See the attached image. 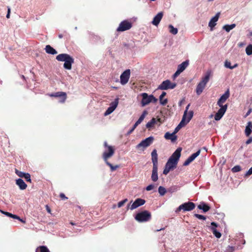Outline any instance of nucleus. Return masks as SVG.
I'll return each mask as SVG.
<instances>
[{"label": "nucleus", "instance_id": "obj_18", "mask_svg": "<svg viewBox=\"0 0 252 252\" xmlns=\"http://www.w3.org/2000/svg\"><path fill=\"white\" fill-rule=\"evenodd\" d=\"M229 90H227L225 93L220 96L219 100L218 101L217 104L219 106H223V103L225 102L229 96Z\"/></svg>", "mask_w": 252, "mask_h": 252}, {"label": "nucleus", "instance_id": "obj_47", "mask_svg": "<svg viewBox=\"0 0 252 252\" xmlns=\"http://www.w3.org/2000/svg\"><path fill=\"white\" fill-rule=\"evenodd\" d=\"M194 216L199 220H205L206 219L205 216L198 214H194Z\"/></svg>", "mask_w": 252, "mask_h": 252}, {"label": "nucleus", "instance_id": "obj_19", "mask_svg": "<svg viewBox=\"0 0 252 252\" xmlns=\"http://www.w3.org/2000/svg\"><path fill=\"white\" fill-rule=\"evenodd\" d=\"M213 76V71L211 69H208L205 73V75L202 77L200 81L205 85L209 81L210 77Z\"/></svg>", "mask_w": 252, "mask_h": 252}, {"label": "nucleus", "instance_id": "obj_27", "mask_svg": "<svg viewBox=\"0 0 252 252\" xmlns=\"http://www.w3.org/2000/svg\"><path fill=\"white\" fill-rule=\"evenodd\" d=\"M197 208L200 210H202L203 212H207L210 209V207L204 202H200L197 206Z\"/></svg>", "mask_w": 252, "mask_h": 252}, {"label": "nucleus", "instance_id": "obj_25", "mask_svg": "<svg viewBox=\"0 0 252 252\" xmlns=\"http://www.w3.org/2000/svg\"><path fill=\"white\" fill-rule=\"evenodd\" d=\"M163 16L162 12H159L156 16L154 17L152 21V24L155 26H158L161 21Z\"/></svg>", "mask_w": 252, "mask_h": 252}, {"label": "nucleus", "instance_id": "obj_55", "mask_svg": "<svg viewBox=\"0 0 252 252\" xmlns=\"http://www.w3.org/2000/svg\"><path fill=\"white\" fill-rule=\"evenodd\" d=\"M252 142V137H250L246 142L247 145L250 144Z\"/></svg>", "mask_w": 252, "mask_h": 252}, {"label": "nucleus", "instance_id": "obj_54", "mask_svg": "<svg viewBox=\"0 0 252 252\" xmlns=\"http://www.w3.org/2000/svg\"><path fill=\"white\" fill-rule=\"evenodd\" d=\"M252 112V108H249L248 112H247V113L246 114L245 116V117H248Z\"/></svg>", "mask_w": 252, "mask_h": 252}, {"label": "nucleus", "instance_id": "obj_2", "mask_svg": "<svg viewBox=\"0 0 252 252\" xmlns=\"http://www.w3.org/2000/svg\"><path fill=\"white\" fill-rule=\"evenodd\" d=\"M152 161L153 163L152 174L151 179L153 181L156 182L158 180V156L156 149H154L152 153Z\"/></svg>", "mask_w": 252, "mask_h": 252}, {"label": "nucleus", "instance_id": "obj_28", "mask_svg": "<svg viewBox=\"0 0 252 252\" xmlns=\"http://www.w3.org/2000/svg\"><path fill=\"white\" fill-rule=\"evenodd\" d=\"M206 85L203 83L199 82L197 84L196 88V93L198 95H200L205 88Z\"/></svg>", "mask_w": 252, "mask_h": 252}, {"label": "nucleus", "instance_id": "obj_37", "mask_svg": "<svg viewBox=\"0 0 252 252\" xmlns=\"http://www.w3.org/2000/svg\"><path fill=\"white\" fill-rule=\"evenodd\" d=\"M1 213L4 215H5L6 216H8V217H9L11 218H13V219H17V220H20V217L17 215H13L11 213H10L9 212H4V211H1Z\"/></svg>", "mask_w": 252, "mask_h": 252}, {"label": "nucleus", "instance_id": "obj_56", "mask_svg": "<svg viewBox=\"0 0 252 252\" xmlns=\"http://www.w3.org/2000/svg\"><path fill=\"white\" fill-rule=\"evenodd\" d=\"M181 73V72L177 70L173 75L174 77H176V76H178Z\"/></svg>", "mask_w": 252, "mask_h": 252}, {"label": "nucleus", "instance_id": "obj_64", "mask_svg": "<svg viewBox=\"0 0 252 252\" xmlns=\"http://www.w3.org/2000/svg\"><path fill=\"white\" fill-rule=\"evenodd\" d=\"M70 224H72V225H74V224L72 222H71Z\"/></svg>", "mask_w": 252, "mask_h": 252}, {"label": "nucleus", "instance_id": "obj_17", "mask_svg": "<svg viewBox=\"0 0 252 252\" xmlns=\"http://www.w3.org/2000/svg\"><path fill=\"white\" fill-rule=\"evenodd\" d=\"M200 152L201 150L199 149L196 153L192 154L186 159V160L184 162L183 165L184 166L188 165L190 163L193 161L197 156H198L200 155Z\"/></svg>", "mask_w": 252, "mask_h": 252}, {"label": "nucleus", "instance_id": "obj_9", "mask_svg": "<svg viewBox=\"0 0 252 252\" xmlns=\"http://www.w3.org/2000/svg\"><path fill=\"white\" fill-rule=\"evenodd\" d=\"M130 75V70L128 69L124 71L120 76V82L122 85L126 84L129 79Z\"/></svg>", "mask_w": 252, "mask_h": 252}, {"label": "nucleus", "instance_id": "obj_16", "mask_svg": "<svg viewBox=\"0 0 252 252\" xmlns=\"http://www.w3.org/2000/svg\"><path fill=\"white\" fill-rule=\"evenodd\" d=\"M220 107V109L218 110V112L215 116V119L216 121H219L222 118L226 111L227 105L225 104L223 106Z\"/></svg>", "mask_w": 252, "mask_h": 252}, {"label": "nucleus", "instance_id": "obj_23", "mask_svg": "<svg viewBox=\"0 0 252 252\" xmlns=\"http://www.w3.org/2000/svg\"><path fill=\"white\" fill-rule=\"evenodd\" d=\"M211 224L212 226V227H211V230H212L213 234L217 238H220V237L221 236V233L220 232L218 231L217 230V229H216V227H217L218 226V224L215 222H211Z\"/></svg>", "mask_w": 252, "mask_h": 252}, {"label": "nucleus", "instance_id": "obj_60", "mask_svg": "<svg viewBox=\"0 0 252 252\" xmlns=\"http://www.w3.org/2000/svg\"><path fill=\"white\" fill-rule=\"evenodd\" d=\"M20 221H21L23 223H25L26 221L25 220H23L21 219L20 218V220H19Z\"/></svg>", "mask_w": 252, "mask_h": 252}, {"label": "nucleus", "instance_id": "obj_15", "mask_svg": "<svg viewBox=\"0 0 252 252\" xmlns=\"http://www.w3.org/2000/svg\"><path fill=\"white\" fill-rule=\"evenodd\" d=\"M177 164L171 161V160H168L166 162L164 169L163 171V174L164 175H167L171 170L173 169L174 168L176 167Z\"/></svg>", "mask_w": 252, "mask_h": 252}, {"label": "nucleus", "instance_id": "obj_26", "mask_svg": "<svg viewBox=\"0 0 252 252\" xmlns=\"http://www.w3.org/2000/svg\"><path fill=\"white\" fill-rule=\"evenodd\" d=\"M16 184L19 187V189L21 190H24L27 188V185L21 179L19 178L16 180Z\"/></svg>", "mask_w": 252, "mask_h": 252}, {"label": "nucleus", "instance_id": "obj_50", "mask_svg": "<svg viewBox=\"0 0 252 252\" xmlns=\"http://www.w3.org/2000/svg\"><path fill=\"white\" fill-rule=\"evenodd\" d=\"M137 126H136V123H135V124L133 125L132 127L130 130H129V131L127 132V135L130 134L134 131V130L136 128V127Z\"/></svg>", "mask_w": 252, "mask_h": 252}, {"label": "nucleus", "instance_id": "obj_10", "mask_svg": "<svg viewBox=\"0 0 252 252\" xmlns=\"http://www.w3.org/2000/svg\"><path fill=\"white\" fill-rule=\"evenodd\" d=\"M145 200L144 199L141 198H137L136 199L134 202L130 206V204H129L127 206V209H130L132 210H134L137 207L144 205L145 203Z\"/></svg>", "mask_w": 252, "mask_h": 252}, {"label": "nucleus", "instance_id": "obj_36", "mask_svg": "<svg viewBox=\"0 0 252 252\" xmlns=\"http://www.w3.org/2000/svg\"><path fill=\"white\" fill-rule=\"evenodd\" d=\"M35 252H50L46 246H41L38 247Z\"/></svg>", "mask_w": 252, "mask_h": 252}, {"label": "nucleus", "instance_id": "obj_61", "mask_svg": "<svg viewBox=\"0 0 252 252\" xmlns=\"http://www.w3.org/2000/svg\"><path fill=\"white\" fill-rule=\"evenodd\" d=\"M63 34H59V37L60 38H63Z\"/></svg>", "mask_w": 252, "mask_h": 252}, {"label": "nucleus", "instance_id": "obj_42", "mask_svg": "<svg viewBox=\"0 0 252 252\" xmlns=\"http://www.w3.org/2000/svg\"><path fill=\"white\" fill-rule=\"evenodd\" d=\"M158 190L159 193L161 196L164 195L166 192V190L165 188L162 186L159 187Z\"/></svg>", "mask_w": 252, "mask_h": 252}, {"label": "nucleus", "instance_id": "obj_39", "mask_svg": "<svg viewBox=\"0 0 252 252\" xmlns=\"http://www.w3.org/2000/svg\"><path fill=\"white\" fill-rule=\"evenodd\" d=\"M169 29L170 32L173 34H176L178 32V30L177 28H175L172 25H169Z\"/></svg>", "mask_w": 252, "mask_h": 252}, {"label": "nucleus", "instance_id": "obj_34", "mask_svg": "<svg viewBox=\"0 0 252 252\" xmlns=\"http://www.w3.org/2000/svg\"><path fill=\"white\" fill-rule=\"evenodd\" d=\"M236 27L235 24H232L231 25H225L223 26L222 29L227 32H229L230 30H232Z\"/></svg>", "mask_w": 252, "mask_h": 252}, {"label": "nucleus", "instance_id": "obj_58", "mask_svg": "<svg viewBox=\"0 0 252 252\" xmlns=\"http://www.w3.org/2000/svg\"><path fill=\"white\" fill-rule=\"evenodd\" d=\"M104 146L105 147L107 148L108 149V147L110 146L109 145H108L107 143L106 142H105L104 143Z\"/></svg>", "mask_w": 252, "mask_h": 252}, {"label": "nucleus", "instance_id": "obj_46", "mask_svg": "<svg viewBox=\"0 0 252 252\" xmlns=\"http://www.w3.org/2000/svg\"><path fill=\"white\" fill-rule=\"evenodd\" d=\"M23 178H24L25 179L26 181L27 182H30V183L32 182V180L31 179V175L28 173H26L25 174Z\"/></svg>", "mask_w": 252, "mask_h": 252}, {"label": "nucleus", "instance_id": "obj_62", "mask_svg": "<svg viewBox=\"0 0 252 252\" xmlns=\"http://www.w3.org/2000/svg\"><path fill=\"white\" fill-rule=\"evenodd\" d=\"M249 36H252V32H250Z\"/></svg>", "mask_w": 252, "mask_h": 252}, {"label": "nucleus", "instance_id": "obj_57", "mask_svg": "<svg viewBox=\"0 0 252 252\" xmlns=\"http://www.w3.org/2000/svg\"><path fill=\"white\" fill-rule=\"evenodd\" d=\"M10 8H8V10H7V14L6 15V18H9V17H10Z\"/></svg>", "mask_w": 252, "mask_h": 252}, {"label": "nucleus", "instance_id": "obj_43", "mask_svg": "<svg viewBox=\"0 0 252 252\" xmlns=\"http://www.w3.org/2000/svg\"><path fill=\"white\" fill-rule=\"evenodd\" d=\"M246 52L248 55H251L252 54V45H249L246 49Z\"/></svg>", "mask_w": 252, "mask_h": 252}, {"label": "nucleus", "instance_id": "obj_30", "mask_svg": "<svg viewBox=\"0 0 252 252\" xmlns=\"http://www.w3.org/2000/svg\"><path fill=\"white\" fill-rule=\"evenodd\" d=\"M189 64V61L188 60H186V61L178 65L177 70L182 72L187 67Z\"/></svg>", "mask_w": 252, "mask_h": 252}, {"label": "nucleus", "instance_id": "obj_12", "mask_svg": "<svg viewBox=\"0 0 252 252\" xmlns=\"http://www.w3.org/2000/svg\"><path fill=\"white\" fill-rule=\"evenodd\" d=\"M49 96L51 97H60V99L59 102L62 103H64L67 98L66 93L63 92H58L55 93H52L50 94Z\"/></svg>", "mask_w": 252, "mask_h": 252}, {"label": "nucleus", "instance_id": "obj_40", "mask_svg": "<svg viewBox=\"0 0 252 252\" xmlns=\"http://www.w3.org/2000/svg\"><path fill=\"white\" fill-rule=\"evenodd\" d=\"M190 106V104H189L186 108V110L184 112V115H183V118H184V119L185 120H187L188 118L189 117V112L188 113V110L189 108V107Z\"/></svg>", "mask_w": 252, "mask_h": 252}, {"label": "nucleus", "instance_id": "obj_6", "mask_svg": "<svg viewBox=\"0 0 252 252\" xmlns=\"http://www.w3.org/2000/svg\"><path fill=\"white\" fill-rule=\"evenodd\" d=\"M176 86V83H172L169 80H166L163 81L160 85L158 86V89L161 90H166L168 89H173Z\"/></svg>", "mask_w": 252, "mask_h": 252}, {"label": "nucleus", "instance_id": "obj_38", "mask_svg": "<svg viewBox=\"0 0 252 252\" xmlns=\"http://www.w3.org/2000/svg\"><path fill=\"white\" fill-rule=\"evenodd\" d=\"M106 164L110 167L111 170L112 171L116 170L119 167V166L116 165L115 166H113L111 163H110L108 160L107 161H105Z\"/></svg>", "mask_w": 252, "mask_h": 252}, {"label": "nucleus", "instance_id": "obj_33", "mask_svg": "<svg viewBox=\"0 0 252 252\" xmlns=\"http://www.w3.org/2000/svg\"><path fill=\"white\" fill-rule=\"evenodd\" d=\"M157 121L160 122V119H158L156 120L155 118H153L151 119L150 121H149L147 124H146V127L147 128H150L154 126L156 123Z\"/></svg>", "mask_w": 252, "mask_h": 252}, {"label": "nucleus", "instance_id": "obj_21", "mask_svg": "<svg viewBox=\"0 0 252 252\" xmlns=\"http://www.w3.org/2000/svg\"><path fill=\"white\" fill-rule=\"evenodd\" d=\"M118 104V99H116L115 101L112 102L110 106L108 108L107 110L105 112V115L106 116L109 115L113 112V111L116 108L117 105Z\"/></svg>", "mask_w": 252, "mask_h": 252}, {"label": "nucleus", "instance_id": "obj_20", "mask_svg": "<svg viewBox=\"0 0 252 252\" xmlns=\"http://www.w3.org/2000/svg\"><path fill=\"white\" fill-rule=\"evenodd\" d=\"M213 76V71L211 69H208L205 73V75L202 77L200 81L205 85L209 81L210 77Z\"/></svg>", "mask_w": 252, "mask_h": 252}, {"label": "nucleus", "instance_id": "obj_4", "mask_svg": "<svg viewBox=\"0 0 252 252\" xmlns=\"http://www.w3.org/2000/svg\"><path fill=\"white\" fill-rule=\"evenodd\" d=\"M151 219V213L148 211H144L137 213L135 216V219L138 222H146Z\"/></svg>", "mask_w": 252, "mask_h": 252}, {"label": "nucleus", "instance_id": "obj_14", "mask_svg": "<svg viewBox=\"0 0 252 252\" xmlns=\"http://www.w3.org/2000/svg\"><path fill=\"white\" fill-rule=\"evenodd\" d=\"M108 151L104 152L102 155V158L105 161H107L108 159L112 157L115 153V149L113 146L108 147Z\"/></svg>", "mask_w": 252, "mask_h": 252}, {"label": "nucleus", "instance_id": "obj_41", "mask_svg": "<svg viewBox=\"0 0 252 252\" xmlns=\"http://www.w3.org/2000/svg\"><path fill=\"white\" fill-rule=\"evenodd\" d=\"M224 66L226 68H230V69H233V68H234L235 67L237 66V64H235L234 65L231 66V63L230 62H228V61H226L225 62Z\"/></svg>", "mask_w": 252, "mask_h": 252}, {"label": "nucleus", "instance_id": "obj_35", "mask_svg": "<svg viewBox=\"0 0 252 252\" xmlns=\"http://www.w3.org/2000/svg\"><path fill=\"white\" fill-rule=\"evenodd\" d=\"M147 114V112L146 111H144L142 114L140 116L138 120L137 121L136 123V126H138L144 119L145 116Z\"/></svg>", "mask_w": 252, "mask_h": 252}, {"label": "nucleus", "instance_id": "obj_63", "mask_svg": "<svg viewBox=\"0 0 252 252\" xmlns=\"http://www.w3.org/2000/svg\"><path fill=\"white\" fill-rule=\"evenodd\" d=\"M242 45H243L242 43H239V46L240 47L242 46Z\"/></svg>", "mask_w": 252, "mask_h": 252}, {"label": "nucleus", "instance_id": "obj_5", "mask_svg": "<svg viewBox=\"0 0 252 252\" xmlns=\"http://www.w3.org/2000/svg\"><path fill=\"white\" fill-rule=\"evenodd\" d=\"M195 207V205L191 202L184 203L180 205L176 210V213L180 212L182 210L185 211H190L193 210Z\"/></svg>", "mask_w": 252, "mask_h": 252}, {"label": "nucleus", "instance_id": "obj_31", "mask_svg": "<svg viewBox=\"0 0 252 252\" xmlns=\"http://www.w3.org/2000/svg\"><path fill=\"white\" fill-rule=\"evenodd\" d=\"M166 95V93L165 92H162L161 94L159 97V102L161 105L164 106L168 102V99L167 98L163 99V97Z\"/></svg>", "mask_w": 252, "mask_h": 252}, {"label": "nucleus", "instance_id": "obj_7", "mask_svg": "<svg viewBox=\"0 0 252 252\" xmlns=\"http://www.w3.org/2000/svg\"><path fill=\"white\" fill-rule=\"evenodd\" d=\"M131 27V22L128 20H124L119 24V27L117 29V31L118 32H124L129 30Z\"/></svg>", "mask_w": 252, "mask_h": 252}, {"label": "nucleus", "instance_id": "obj_1", "mask_svg": "<svg viewBox=\"0 0 252 252\" xmlns=\"http://www.w3.org/2000/svg\"><path fill=\"white\" fill-rule=\"evenodd\" d=\"M56 60L60 62H64L63 67L68 70H70L72 64L74 63V59L67 54H60L56 56Z\"/></svg>", "mask_w": 252, "mask_h": 252}, {"label": "nucleus", "instance_id": "obj_44", "mask_svg": "<svg viewBox=\"0 0 252 252\" xmlns=\"http://www.w3.org/2000/svg\"><path fill=\"white\" fill-rule=\"evenodd\" d=\"M15 172L17 176H18L20 178H23L24 176H25V174L26 173L22 172L21 171H19V170H18L17 169H15Z\"/></svg>", "mask_w": 252, "mask_h": 252}, {"label": "nucleus", "instance_id": "obj_11", "mask_svg": "<svg viewBox=\"0 0 252 252\" xmlns=\"http://www.w3.org/2000/svg\"><path fill=\"white\" fill-rule=\"evenodd\" d=\"M182 150V148L180 147L177 148L168 159L171 160V161H173V162L177 164L178 161L181 156Z\"/></svg>", "mask_w": 252, "mask_h": 252}, {"label": "nucleus", "instance_id": "obj_48", "mask_svg": "<svg viewBox=\"0 0 252 252\" xmlns=\"http://www.w3.org/2000/svg\"><path fill=\"white\" fill-rule=\"evenodd\" d=\"M128 201L127 199H125L122 201H120L118 203V207L119 208L122 207L127 201Z\"/></svg>", "mask_w": 252, "mask_h": 252}, {"label": "nucleus", "instance_id": "obj_8", "mask_svg": "<svg viewBox=\"0 0 252 252\" xmlns=\"http://www.w3.org/2000/svg\"><path fill=\"white\" fill-rule=\"evenodd\" d=\"M193 112L192 111H190L189 112V116L187 120L184 119V118H182L181 122L178 125V126L175 128L174 133L175 134H176V133L178 132V131L179 130V129L181 128V127L183 126H184L186 124H188L190 120L191 119V118L193 117Z\"/></svg>", "mask_w": 252, "mask_h": 252}, {"label": "nucleus", "instance_id": "obj_52", "mask_svg": "<svg viewBox=\"0 0 252 252\" xmlns=\"http://www.w3.org/2000/svg\"><path fill=\"white\" fill-rule=\"evenodd\" d=\"M154 188V186L153 185L151 184V185H150L146 187V189L147 191H150V190L153 189Z\"/></svg>", "mask_w": 252, "mask_h": 252}, {"label": "nucleus", "instance_id": "obj_59", "mask_svg": "<svg viewBox=\"0 0 252 252\" xmlns=\"http://www.w3.org/2000/svg\"><path fill=\"white\" fill-rule=\"evenodd\" d=\"M46 208L48 212L51 213V209L49 208V207L47 205L46 206Z\"/></svg>", "mask_w": 252, "mask_h": 252}, {"label": "nucleus", "instance_id": "obj_49", "mask_svg": "<svg viewBox=\"0 0 252 252\" xmlns=\"http://www.w3.org/2000/svg\"><path fill=\"white\" fill-rule=\"evenodd\" d=\"M235 250V247L228 246L226 249L225 252H233Z\"/></svg>", "mask_w": 252, "mask_h": 252}, {"label": "nucleus", "instance_id": "obj_24", "mask_svg": "<svg viewBox=\"0 0 252 252\" xmlns=\"http://www.w3.org/2000/svg\"><path fill=\"white\" fill-rule=\"evenodd\" d=\"M164 137L166 140H170L172 142H175L177 139V136L174 132L170 133L167 132L164 134Z\"/></svg>", "mask_w": 252, "mask_h": 252}, {"label": "nucleus", "instance_id": "obj_32", "mask_svg": "<svg viewBox=\"0 0 252 252\" xmlns=\"http://www.w3.org/2000/svg\"><path fill=\"white\" fill-rule=\"evenodd\" d=\"M45 49L46 52L48 54L51 55H55L57 54V51L49 45H46Z\"/></svg>", "mask_w": 252, "mask_h": 252}, {"label": "nucleus", "instance_id": "obj_45", "mask_svg": "<svg viewBox=\"0 0 252 252\" xmlns=\"http://www.w3.org/2000/svg\"><path fill=\"white\" fill-rule=\"evenodd\" d=\"M241 169V167L240 165H235L231 169V171L232 172L235 173L240 171Z\"/></svg>", "mask_w": 252, "mask_h": 252}, {"label": "nucleus", "instance_id": "obj_3", "mask_svg": "<svg viewBox=\"0 0 252 252\" xmlns=\"http://www.w3.org/2000/svg\"><path fill=\"white\" fill-rule=\"evenodd\" d=\"M142 98L141 101L142 106H145L150 103H156L158 101V99L156 98L153 95H148L146 93H143L141 94Z\"/></svg>", "mask_w": 252, "mask_h": 252}, {"label": "nucleus", "instance_id": "obj_51", "mask_svg": "<svg viewBox=\"0 0 252 252\" xmlns=\"http://www.w3.org/2000/svg\"><path fill=\"white\" fill-rule=\"evenodd\" d=\"M252 174V167L246 172L245 175V177H248Z\"/></svg>", "mask_w": 252, "mask_h": 252}, {"label": "nucleus", "instance_id": "obj_13", "mask_svg": "<svg viewBox=\"0 0 252 252\" xmlns=\"http://www.w3.org/2000/svg\"><path fill=\"white\" fill-rule=\"evenodd\" d=\"M154 138L152 136L149 137L142 140L139 144L136 146V148L139 149L140 147L145 148L149 146L153 142Z\"/></svg>", "mask_w": 252, "mask_h": 252}, {"label": "nucleus", "instance_id": "obj_53", "mask_svg": "<svg viewBox=\"0 0 252 252\" xmlns=\"http://www.w3.org/2000/svg\"><path fill=\"white\" fill-rule=\"evenodd\" d=\"M60 197L62 200H66L67 199V197L65 196L64 193H61L60 194Z\"/></svg>", "mask_w": 252, "mask_h": 252}, {"label": "nucleus", "instance_id": "obj_29", "mask_svg": "<svg viewBox=\"0 0 252 252\" xmlns=\"http://www.w3.org/2000/svg\"><path fill=\"white\" fill-rule=\"evenodd\" d=\"M252 132V122L250 121L248 123L246 127L245 133L247 137H249Z\"/></svg>", "mask_w": 252, "mask_h": 252}, {"label": "nucleus", "instance_id": "obj_22", "mask_svg": "<svg viewBox=\"0 0 252 252\" xmlns=\"http://www.w3.org/2000/svg\"><path fill=\"white\" fill-rule=\"evenodd\" d=\"M220 15V13H217L216 15L213 17L209 23V26L211 28V30H213V28L216 25V22L218 21Z\"/></svg>", "mask_w": 252, "mask_h": 252}]
</instances>
